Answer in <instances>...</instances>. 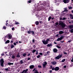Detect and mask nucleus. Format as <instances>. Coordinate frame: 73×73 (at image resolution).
Returning <instances> with one entry per match:
<instances>
[{"label": "nucleus", "instance_id": "obj_23", "mask_svg": "<svg viewBox=\"0 0 73 73\" xmlns=\"http://www.w3.org/2000/svg\"><path fill=\"white\" fill-rule=\"evenodd\" d=\"M8 65H13V63H12L9 62L8 63Z\"/></svg>", "mask_w": 73, "mask_h": 73}, {"label": "nucleus", "instance_id": "obj_24", "mask_svg": "<svg viewBox=\"0 0 73 73\" xmlns=\"http://www.w3.org/2000/svg\"><path fill=\"white\" fill-rule=\"evenodd\" d=\"M31 33H32V35H35V32L33 31H32Z\"/></svg>", "mask_w": 73, "mask_h": 73}, {"label": "nucleus", "instance_id": "obj_31", "mask_svg": "<svg viewBox=\"0 0 73 73\" xmlns=\"http://www.w3.org/2000/svg\"><path fill=\"white\" fill-rule=\"evenodd\" d=\"M20 63L21 64H23V60H21L20 61Z\"/></svg>", "mask_w": 73, "mask_h": 73}, {"label": "nucleus", "instance_id": "obj_29", "mask_svg": "<svg viewBox=\"0 0 73 73\" xmlns=\"http://www.w3.org/2000/svg\"><path fill=\"white\" fill-rule=\"evenodd\" d=\"M9 26H10V28H11V27H13V24H12L11 25H9Z\"/></svg>", "mask_w": 73, "mask_h": 73}, {"label": "nucleus", "instance_id": "obj_7", "mask_svg": "<svg viewBox=\"0 0 73 73\" xmlns=\"http://www.w3.org/2000/svg\"><path fill=\"white\" fill-rule=\"evenodd\" d=\"M63 2L65 4L68 3L70 1V0H63Z\"/></svg>", "mask_w": 73, "mask_h": 73}, {"label": "nucleus", "instance_id": "obj_44", "mask_svg": "<svg viewBox=\"0 0 73 73\" xmlns=\"http://www.w3.org/2000/svg\"><path fill=\"white\" fill-rule=\"evenodd\" d=\"M42 5H44V6H45L46 5V3H43Z\"/></svg>", "mask_w": 73, "mask_h": 73}, {"label": "nucleus", "instance_id": "obj_51", "mask_svg": "<svg viewBox=\"0 0 73 73\" xmlns=\"http://www.w3.org/2000/svg\"><path fill=\"white\" fill-rule=\"evenodd\" d=\"M5 70H6V71H8V68H5Z\"/></svg>", "mask_w": 73, "mask_h": 73}, {"label": "nucleus", "instance_id": "obj_18", "mask_svg": "<svg viewBox=\"0 0 73 73\" xmlns=\"http://www.w3.org/2000/svg\"><path fill=\"white\" fill-rule=\"evenodd\" d=\"M8 36L9 37V38L11 39V37H12V35H11L10 34H9Z\"/></svg>", "mask_w": 73, "mask_h": 73}, {"label": "nucleus", "instance_id": "obj_32", "mask_svg": "<svg viewBox=\"0 0 73 73\" xmlns=\"http://www.w3.org/2000/svg\"><path fill=\"white\" fill-rule=\"evenodd\" d=\"M50 53V52L49 51H48L46 52V54H47V55H49V53Z\"/></svg>", "mask_w": 73, "mask_h": 73}, {"label": "nucleus", "instance_id": "obj_39", "mask_svg": "<svg viewBox=\"0 0 73 73\" xmlns=\"http://www.w3.org/2000/svg\"><path fill=\"white\" fill-rule=\"evenodd\" d=\"M15 28H14V27H13L12 28V31H15Z\"/></svg>", "mask_w": 73, "mask_h": 73}, {"label": "nucleus", "instance_id": "obj_53", "mask_svg": "<svg viewBox=\"0 0 73 73\" xmlns=\"http://www.w3.org/2000/svg\"><path fill=\"white\" fill-rule=\"evenodd\" d=\"M35 69H36V68H34L33 70H35V72H36V71H37V70H35Z\"/></svg>", "mask_w": 73, "mask_h": 73}, {"label": "nucleus", "instance_id": "obj_62", "mask_svg": "<svg viewBox=\"0 0 73 73\" xmlns=\"http://www.w3.org/2000/svg\"><path fill=\"white\" fill-rule=\"evenodd\" d=\"M8 23H6V26H8Z\"/></svg>", "mask_w": 73, "mask_h": 73}, {"label": "nucleus", "instance_id": "obj_30", "mask_svg": "<svg viewBox=\"0 0 73 73\" xmlns=\"http://www.w3.org/2000/svg\"><path fill=\"white\" fill-rule=\"evenodd\" d=\"M65 61V59H64L62 60V62H64Z\"/></svg>", "mask_w": 73, "mask_h": 73}, {"label": "nucleus", "instance_id": "obj_54", "mask_svg": "<svg viewBox=\"0 0 73 73\" xmlns=\"http://www.w3.org/2000/svg\"><path fill=\"white\" fill-rule=\"evenodd\" d=\"M52 70H49V72L50 73H52Z\"/></svg>", "mask_w": 73, "mask_h": 73}, {"label": "nucleus", "instance_id": "obj_63", "mask_svg": "<svg viewBox=\"0 0 73 73\" xmlns=\"http://www.w3.org/2000/svg\"><path fill=\"white\" fill-rule=\"evenodd\" d=\"M28 56H31V54H29L28 55Z\"/></svg>", "mask_w": 73, "mask_h": 73}, {"label": "nucleus", "instance_id": "obj_36", "mask_svg": "<svg viewBox=\"0 0 73 73\" xmlns=\"http://www.w3.org/2000/svg\"><path fill=\"white\" fill-rule=\"evenodd\" d=\"M72 7H70L68 8V9H72Z\"/></svg>", "mask_w": 73, "mask_h": 73}, {"label": "nucleus", "instance_id": "obj_56", "mask_svg": "<svg viewBox=\"0 0 73 73\" xmlns=\"http://www.w3.org/2000/svg\"><path fill=\"white\" fill-rule=\"evenodd\" d=\"M39 54L40 55H42V53H39Z\"/></svg>", "mask_w": 73, "mask_h": 73}, {"label": "nucleus", "instance_id": "obj_34", "mask_svg": "<svg viewBox=\"0 0 73 73\" xmlns=\"http://www.w3.org/2000/svg\"><path fill=\"white\" fill-rule=\"evenodd\" d=\"M3 28L5 30H6V28H6V27H5V26H3Z\"/></svg>", "mask_w": 73, "mask_h": 73}, {"label": "nucleus", "instance_id": "obj_26", "mask_svg": "<svg viewBox=\"0 0 73 73\" xmlns=\"http://www.w3.org/2000/svg\"><path fill=\"white\" fill-rule=\"evenodd\" d=\"M23 56H24V57H25L26 56V55H27V54L26 53H24L23 54Z\"/></svg>", "mask_w": 73, "mask_h": 73}, {"label": "nucleus", "instance_id": "obj_19", "mask_svg": "<svg viewBox=\"0 0 73 73\" xmlns=\"http://www.w3.org/2000/svg\"><path fill=\"white\" fill-rule=\"evenodd\" d=\"M10 41L9 40H7L5 42V44H8V43H9Z\"/></svg>", "mask_w": 73, "mask_h": 73}, {"label": "nucleus", "instance_id": "obj_60", "mask_svg": "<svg viewBox=\"0 0 73 73\" xmlns=\"http://www.w3.org/2000/svg\"><path fill=\"white\" fill-rule=\"evenodd\" d=\"M27 60H31V58H28Z\"/></svg>", "mask_w": 73, "mask_h": 73}, {"label": "nucleus", "instance_id": "obj_64", "mask_svg": "<svg viewBox=\"0 0 73 73\" xmlns=\"http://www.w3.org/2000/svg\"><path fill=\"white\" fill-rule=\"evenodd\" d=\"M11 43H13V40H11Z\"/></svg>", "mask_w": 73, "mask_h": 73}, {"label": "nucleus", "instance_id": "obj_4", "mask_svg": "<svg viewBox=\"0 0 73 73\" xmlns=\"http://www.w3.org/2000/svg\"><path fill=\"white\" fill-rule=\"evenodd\" d=\"M62 54H60L58 56H57L55 58L57 60H58V59H60V58H61V57H62Z\"/></svg>", "mask_w": 73, "mask_h": 73}, {"label": "nucleus", "instance_id": "obj_40", "mask_svg": "<svg viewBox=\"0 0 73 73\" xmlns=\"http://www.w3.org/2000/svg\"><path fill=\"white\" fill-rule=\"evenodd\" d=\"M55 24L56 25H58V23L57 22H56V23H55Z\"/></svg>", "mask_w": 73, "mask_h": 73}, {"label": "nucleus", "instance_id": "obj_43", "mask_svg": "<svg viewBox=\"0 0 73 73\" xmlns=\"http://www.w3.org/2000/svg\"><path fill=\"white\" fill-rule=\"evenodd\" d=\"M4 41L6 42L7 41V40H6V38H4Z\"/></svg>", "mask_w": 73, "mask_h": 73}, {"label": "nucleus", "instance_id": "obj_42", "mask_svg": "<svg viewBox=\"0 0 73 73\" xmlns=\"http://www.w3.org/2000/svg\"><path fill=\"white\" fill-rule=\"evenodd\" d=\"M37 58H40V55H38L37 56Z\"/></svg>", "mask_w": 73, "mask_h": 73}, {"label": "nucleus", "instance_id": "obj_5", "mask_svg": "<svg viewBox=\"0 0 73 73\" xmlns=\"http://www.w3.org/2000/svg\"><path fill=\"white\" fill-rule=\"evenodd\" d=\"M64 37L65 36L64 35L61 36L60 37L57 38V41H61V40H62V39H63V38H64Z\"/></svg>", "mask_w": 73, "mask_h": 73}, {"label": "nucleus", "instance_id": "obj_27", "mask_svg": "<svg viewBox=\"0 0 73 73\" xmlns=\"http://www.w3.org/2000/svg\"><path fill=\"white\" fill-rule=\"evenodd\" d=\"M11 48H14V45L13 44H11Z\"/></svg>", "mask_w": 73, "mask_h": 73}, {"label": "nucleus", "instance_id": "obj_41", "mask_svg": "<svg viewBox=\"0 0 73 73\" xmlns=\"http://www.w3.org/2000/svg\"><path fill=\"white\" fill-rule=\"evenodd\" d=\"M38 68H42V67H41V66L40 65H38Z\"/></svg>", "mask_w": 73, "mask_h": 73}, {"label": "nucleus", "instance_id": "obj_47", "mask_svg": "<svg viewBox=\"0 0 73 73\" xmlns=\"http://www.w3.org/2000/svg\"><path fill=\"white\" fill-rule=\"evenodd\" d=\"M15 58V56H12V58L13 59V58Z\"/></svg>", "mask_w": 73, "mask_h": 73}, {"label": "nucleus", "instance_id": "obj_11", "mask_svg": "<svg viewBox=\"0 0 73 73\" xmlns=\"http://www.w3.org/2000/svg\"><path fill=\"white\" fill-rule=\"evenodd\" d=\"M70 19H73V15L72 14H70Z\"/></svg>", "mask_w": 73, "mask_h": 73}, {"label": "nucleus", "instance_id": "obj_49", "mask_svg": "<svg viewBox=\"0 0 73 73\" xmlns=\"http://www.w3.org/2000/svg\"><path fill=\"white\" fill-rule=\"evenodd\" d=\"M66 20V18H63V19H62V20Z\"/></svg>", "mask_w": 73, "mask_h": 73}, {"label": "nucleus", "instance_id": "obj_21", "mask_svg": "<svg viewBox=\"0 0 73 73\" xmlns=\"http://www.w3.org/2000/svg\"><path fill=\"white\" fill-rule=\"evenodd\" d=\"M15 24H16V25H18V24H20V23L18 22H17L16 21H15Z\"/></svg>", "mask_w": 73, "mask_h": 73}, {"label": "nucleus", "instance_id": "obj_55", "mask_svg": "<svg viewBox=\"0 0 73 73\" xmlns=\"http://www.w3.org/2000/svg\"><path fill=\"white\" fill-rule=\"evenodd\" d=\"M35 73H38V72L37 71H36Z\"/></svg>", "mask_w": 73, "mask_h": 73}, {"label": "nucleus", "instance_id": "obj_6", "mask_svg": "<svg viewBox=\"0 0 73 73\" xmlns=\"http://www.w3.org/2000/svg\"><path fill=\"white\" fill-rule=\"evenodd\" d=\"M46 65H47V62H46L45 61L44 62V64H42L43 68H46Z\"/></svg>", "mask_w": 73, "mask_h": 73}, {"label": "nucleus", "instance_id": "obj_48", "mask_svg": "<svg viewBox=\"0 0 73 73\" xmlns=\"http://www.w3.org/2000/svg\"><path fill=\"white\" fill-rule=\"evenodd\" d=\"M31 2H32V1H31V0L29 1H28V3H31Z\"/></svg>", "mask_w": 73, "mask_h": 73}, {"label": "nucleus", "instance_id": "obj_15", "mask_svg": "<svg viewBox=\"0 0 73 73\" xmlns=\"http://www.w3.org/2000/svg\"><path fill=\"white\" fill-rule=\"evenodd\" d=\"M68 27L70 29H72L73 28V25H70L68 26Z\"/></svg>", "mask_w": 73, "mask_h": 73}, {"label": "nucleus", "instance_id": "obj_46", "mask_svg": "<svg viewBox=\"0 0 73 73\" xmlns=\"http://www.w3.org/2000/svg\"><path fill=\"white\" fill-rule=\"evenodd\" d=\"M64 54H65V55H67V53L66 52H64Z\"/></svg>", "mask_w": 73, "mask_h": 73}, {"label": "nucleus", "instance_id": "obj_50", "mask_svg": "<svg viewBox=\"0 0 73 73\" xmlns=\"http://www.w3.org/2000/svg\"><path fill=\"white\" fill-rule=\"evenodd\" d=\"M39 23L40 24H41L42 23V21H39Z\"/></svg>", "mask_w": 73, "mask_h": 73}, {"label": "nucleus", "instance_id": "obj_1", "mask_svg": "<svg viewBox=\"0 0 73 73\" xmlns=\"http://www.w3.org/2000/svg\"><path fill=\"white\" fill-rule=\"evenodd\" d=\"M59 25H60V27L61 29H64V28H65V27L66 25L65 24V23L62 21H61L59 23Z\"/></svg>", "mask_w": 73, "mask_h": 73}, {"label": "nucleus", "instance_id": "obj_37", "mask_svg": "<svg viewBox=\"0 0 73 73\" xmlns=\"http://www.w3.org/2000/svg\"><path fill=\"white\" fill-rule=\"evenodd\" d=\"M71 33H73V29L71 30Z\"/></svg>", "mask_w": 73, "mask_h": 73}, {"label": "nucleus", "instance_id": "obj_16", "mask_svg": "<svg viewBox=\"0 0 73 73\" xmlns=\"http://www.w3.org/2000/svg\"><path fill=\"white\" fill-rule=\"evenodd\" d=\"M64 33V32L62 31H60L59 32V34L60 35H61V34H63Z\"/></svg>", "mask_w": 73, "mask_h": 73}, {"label": "nucleus", "instance_id": "obj_8", "mask_svg": "<svg viewBox=\"0 0 73 73\" xmlns=\"http://www.w3.org/2000/svg\"><path fill=\"white\" fill-rule=\"evenodd\" d=\"M53 51L54 53H57L58 52V50L56 48H54L53 49Z\"/></svg>", "mask_w": 73, "mask_h": 73}, {"label": "nucleus", "instance_id": "obj_57", "mask_svg": "<svg viewBox=\"0 0 73 73\" xmlns=\"http://www.w3.org/2000/svg\"><path fill=\"white\" fill-rule=\"evenodd\" d=\"M36 54H38V51H36Z\"/></svg>", "mask_w": 73, "mask_h": 73}, {"label": "nucleus", "instance_id": "obj_61", "mask_svg": "<svg viewBox=\"0 0 73 73\" xmlns=\"http://www.w3.org/2000/svg\"><path fill=\"white\" fill-rule=\"evenodd\" d=\"M64 40H63L62 41H60V42H62V43H63V42H64Z\"/></svg>", "mask_w": 73, "mask_h": 73}, {"label": "nucleus", "instance_id": "obj_10", "mask_svg": "<svg viewBox=\"0 0 73 73\" xmlns=\"http://www.w3.org/2000/svg\"><path fill=\"white\" fill-rule=\"evenodd\" d=\"M35 67V66L33 65H31L30 66L29 68L30 69H33L34 67Z\"/></svg>", "mask_w": 73, "mask_h": 73}, {"label": "nucleus", "instance_id": "obj_52", "mask_svg": "<svg viewBox=\"0 0 73 73\" xmlns=\"http://www.w3.org/2000/svg\"><path fill=\"white\" fill-rule=\"evenodd\" d=\"M1 56H4L5 55H4V53H3V54H1Z\"/></svg>", "mask_w": 73, "mask_h": 73}, {"label": "nucleus", "instance_id": "obj_22", "mask_svg": "<svg viewBox=\"0 0 73 73\" xmlns=\"http://www.w3.org/2000/svg\"><path fill=\"white\" fill-rule=\"evenodd\" d=\"M52 19V17L50 16L48 18V21H49L50 20V19Z\"/></svg>", "mask_w": 73, "mask_h": 73}, {"label": "nucleus", "instance_id": "obj_28", "mask_svg": "<svg viewBox=\"0 0 73 73\" xmlns=\"http://www.w3.org/2000/svg\"><path fill=\"white\" fill-rule=\"evenodd\" d=\"M20 57V56L19 55V54H18L17 56V57H18V58H19V57Z\"/></svg>", "mask_w": 73, "mask_h": 73}, {"label": "nucleus", "instance_id": "obj_12", "mask_svg": "<svg viewBox=\"0 0 73 73\" xmlns=\"http://www.w3.org/2000/svg\"><path fill=\"white\" fill-rule=\"evenodd\" d=\"M35 24L36 25H38L39 24V22L38 21H36L35 22Z\"/></svg>", "mask_w": 73, "mask_h": 73}, {"label": "nucleus", "instance_id": "obj_25", "mask_svg": "<svg viewBox=\"0 0 73 73\" xmlns=\"http://www.w3.org/2000/svg\"><path fill=\"white\" fill-rule=\"evenodd\" d=\"M36 52V50H33L32 51L33 53H34Z\"/></svg>", "mask_w": 73, "mask_h": 73}, {"label": "nucleus", "instance_id": "obj_58", "mask_svg": "<svg viewBox=\"0 0 73 73\" xmlns=\"http://www.w3.org/2000/svg\"><path fill=\"white\" fill-rule=\"evenodd\" d=\"M64 68H66V66H64Z\"/></svg>", "mask_w": 73, "mask_h": 73}, {"label": "nucleus", "instance_id": "obj_9", "mask_svg": "<svg viewBox=\"0 0 73 73\" xmlns=\"http://www.w3.org/2000/svg\"><path fill=\"white\" fill-rule=\"evenodd\" d=\"M59 70V67H56L55 68V71H58Z\"/></svg>", "mask_w": 73, "mask_h": 73}, {"label": "nucleus", "instance_id": "obj_59", "mask_svg": "<svg viewBox=\"0 0 73 73\" xmlns=\"http://www.w3.org/2000/svg\"><path fill=\"white\" fill-rule=\"evenodd\" d=\"M14 45H16V43H14Z\"/></svg>", "mask_w": 73, "mask_h": 73}, {"label": "nucleus", "instance_id": "obj_45", "mask_svg": "<svg viewBox=\"0 0 73 73\" xmlns=\"http://www.w3.org/2000/svg\"><path fill=\"white\" fill-rule=\"evenodd\" d=\"M33 42H35V39H33L32 40Z\"/></svg>", "mask_w": 73, "mask_h": 73}, {"label": "nucleus", "instance_id": "obj_35", "mask_svg": "<svg viewBox=\"0 0 73 73\" xmlns=\"http://www.w3.org/2000/svg\"><path fill=\"white\" fill-rule=\"evenodd\" d=\"M56 37H59V34L56 35Z\"/></svg>", "mask_w": 73, "mask_h": 73}, {"label": "nucleus", "instance_id": "obj_17", "mask_svg": "<svg viewBox=\"0 0 73 73\" xmlns=\"http://www.w3.org/2000/svg\"><path fill=\"white\" fill-rule=\"evenodd\" d=\"M68 11L67 10L66 8H65L64 9V10L63 11V12H68Z\"/></svg>", "mask_w": 73, "mask_h": 73}, {"label": "nucleus", "instance_id": "obj_38", "mask_svg": "<svg viewBox=\"0 0 73 73\" xmlns=\"http://www.w3.org/2000/svg\"><path fill=\"white\" fill-rule=\"evenodd\" d=\"M52 70H55V68H54V67H53L52 68Z\"/></svg>", "mask_w": 73, "mask_h": 73}, {"label": "nucleus", "instance_id": "obj_13", "mask_svg": "<svg viewBox=\"0 0 73 73\" xmlns=\"http://www.w3.org/2000/svg\"><path fill=\"white\" fill-rule=\"evenodd\" d=\"M56 63H57V62L56 61L53 62L52 63V65H56Z\"/></svg>", "mask_w": 73, "mask_h": 73}, {"label": "nucleus", "instance_id": "obj_2", "mask_svg": "<svg viewBox=\"0 0 73 73\" xmlns=\"http://www.w3.org/2000/svg\"><path fill=\"white\" fill-rule=\"evenodd\" d=\"M48 41H50L49 39H47L46 40H42V42L44 44L46 45L48 44Z\"/></svg>", "mask_w": 73, "mask_h": 73}, {"label": "nucleus", "instance_id": "obj_20", "mask_svg": "<svg viewBox=\"0 0 73 73\" xmlns=\"http://www.w3.org/2000/svg\"><path fill=\"white\" fill-rule=\"evenodd\" d=\"M31 32H32V31H28L27 32V33L29 34H31Z\"/></svg>", "mask_w": 73, "mask_h": 73}, {"label": "nucleus", "instance_id": "obj_14", "mask_svg": "<svg viewBox=\"0 0 73 73\" xmlns=\"http://www.w3.org/2000/svg\"><path fill=\"white\" fill-rule=\"evenodd\" d=\"M52 46V44H48L47 45V46H48V47H50V46Z\"/></svg>", "mask_w": 73, "mask_h": 73}, {"label": "nucleus", "instance_id": "obj_33", "mask_svg": "<svg viewBox=\"0 0 73 73\" xmlns=\"http://www.w3.org/2000/svg\"><path fill=\"white\" fill-rule=\"evenodd\" d=\"M56 47H57V48H58V49H60V48H61V47L58 46H56Z\"/></svg>", "mask_w": 73, "mask_h": 73}, {"label": "nucleus", "instance_id": "obj_3", "mask_svg": "<svg viewBox=\"0 0 73 73\" xmlns=\"http://www.w3.org/2000/svg\"><path fill=\"white\" fill-rule=\"evenodd\" d=\"M1 62V66L2 67H3V66H4V61L3 59L1 58V60H0V63Z\"/></svg>", "mask_w": 73, "mask_h": 73}]
</instances>
